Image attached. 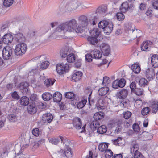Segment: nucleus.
Segmentation results:
<instances>
[{"mask_svg":"<svg viewBox=\"0 0 158 158\" xmlns=\"http://www.w3.org/2000/svg\"><path fill=\"white\" fill-rule=\"evenodd\" d=\"M77 21L74 19H72L58 25L56 29V31L64 32H71L74 31L77 33L82 32L84 27L80 26L77 27Z\"/></svg>","mask_w":158,"mask_h":158,"instance_id":"obj_1","label":"nucleus"},{"mask_svg":"<svg viewBox=\"0 0 158 158\" xmlns=\"http://www.w3.org/2000/svg\"><path fill=\"white\" fill-rule=\"evenodd\" d=\"M27 49L26 44L22 43L16 45L14 50L15 55L18 56H20L24 54Z\"/></svg>","mask_w":158,"mask_h":158,"instance_id":"obj_2","label":"nucleus"},{"mask_svg":"<svg viewBox=\"0 0 158 158\" xmlns=\"http://www.w3.org/2000/svg\"><path fill=\"white\" fill-rule=\"evenodd\" d=\"M13 51V48L10 46L5 47L2 50V56L3 59L8 60L11 58Z\"/></svg>","mask_w":158,"mask_h":158,"instance_id":"obj_3","label":"nucleus"},{"mask_svg":"<svg viewBox=\"0 0 158 158\" xmlns=\"http://www.w3.org/2000/svg\"><path fill=\"white\" fill-rule=\"evenodd\" d=\"M69 68V65L67 63H59L57 64L56 66V70L57 73L60 75L65 73L66 72H68Z\"/></svg>","mask_w":158,"mask_h":158,"instance_id":"obj_4","label":"nucleus"},{"mask_svg":"<svg viewBox=\"0 0 158 158\" xmlns=\"http://www.w3.org/2000/svg\"><path fill=\"white\" fill-rule=\"evenodd\" d=\"M126 84V81L124 78L120 80H116L112 83V87L114 89H118V87L123 88Z\"/></svg>","mask_w":158,"mask_h":158,"instance_id":"obj_5","label":"nucleus"},{"mask_svg":"<svg viewBox=\"0 0 158 158\" xmlns=\"http://www.w3.org/2000/svg\"><path fill=\"white\" fill-rule=\"evenodd\" d=\"M28 113L31 114H33L37 111V107L35 103L33 102H30L27 107Z\"/></svg>","mask_w":158,"mask_h":158,"instance_id":"obj_6","label":"nucleus"},{"mask_svg":"<svg viewBox=\"0 0 158 158\" xmlns=\"http://www.w3.org/2000/svg\"><path fill=\"white\" fill-rule=\"evenodd\" d=\"M152 45V42L150 41H145L142 43L141 46V49L142 51H148L150 50V47Z\"/></svg>","mask_w":158,"mask_h":158,"instance_id":"obj_7","label":"nucleus"},{"mask_svg":"<svg viewBox=\"0 0 158 158\" xmlns=\"http://www.w3.org/2000/svg\"><path fill=\"white\" fill-rule=\"evenodd\" d=\"M78 23L80 26L85 27L88 26V19L85 15H81L78 18Z\"/></svg>","mask_w":158,"mask_h":158,"instance_id":"obj_8","label":"nucleus"},{"mask_svg":"<svg viewBox=\"0 0 158 158\" xmlns=\"http://www.w3.org/2000/svg\"><path fill=\"white\" fill-rule=\"evenodd\" d=\"M133 8L134 7L131 4L129 5L126 2L122 4L120 10L122 12L125 13L128 10H131L133 9Z\"/></svg>","mask_w":158,"mask_h":158,"instance_id":"obj_9","label":"nucleus"},{"mask_svg":"<svg viewBox=\"0 0 158 158\" xmlns=\"http://www.w3.org/2000/svg\"><path fill=\"white\" fill-rule=\"evenodd\" d=\"M2 43L9 44H10L13 39V37L10 34L5 35L2 37Z\"/></svg>","mask_w":158,"mask_h":158,"instance_id":"obj_10","label":"nucleus"},{"mask_svg":"<svg viewBox=\"0 0 158 158\" xmlns=\"http://www.w3.org/2000/svg\"><path fill=\"white\" fill-rule=\"evenodd\" d=\"M87 40L89 43L95 47L98 46L99 40L98 37L95 36H89L87 38Z\"/></svg>","mask_w":158,"mask_h":158,"instance_id":"obj_11","label":"nucleus"},{"mask_svg":"<svg viewBox=\"0 0 158 158\" xmlns=\"http://www.w3.org/2000/svg\"><path fill=\"white\" fill-rule=\"evenodd\" d=\"M53 119V116L50 113H45L43 114L42 120L45 123H49L51 122Z\"/></svg>","mask_w":158,"mask_h":158,"instance_id":"obj_12","label":"nucleus"},{"mask_svg":"<svg viewBox=\"0 0 158 158\" xmlns=\"http://www.w3.org/2000/svg\"><path fill=\"white\" fill-rule=\"evenodd\" d=\"M59 152L60 154L61 155H64L67 157H71L72 156L71 149L68 146L66 147L64 151L63 150L61 149Z\"/></svg>","mask_w":158,"mask_h":158,"instance_id":"obj_13","label":"nucleus"},{"mask_svg":"<svg viewBox=\"0 0 158 158\" xmlns=\"http://www.w3.org/2000/svg\"><path fill=\"white\" fill-rule=\"evenodd\" d=\"M29 86V84L27 82H23L19 84V87L22 90V93L23 94H26L28 91Z\"/></svg>","mask_w":158,"mask_h":158,"instance_id":"obj_14","label":"nucleus"},{"mask_svg":"<svg viewBox=\"0 0 158 158\" xmlns=\"http://www.w3.org/2000/svg\"><path fill=\"white\" fill-rule=\"evenodd\" d=\"M73 126L77 129H80L82 126L81 121L78 118H75L73 121Z\"/></svg>","mask_w":158,"mask_h":158,"instance_id":"obj_15","label":"nucleus"},{"mask_svg":"<svg viewBox=\"0 0 158 158\" xmlns=\"http://www.w3.org/2000/svg\"><path fill=\"white\" fill-rule=\"evenodd\" d=\"M52 97L54 102H58L61 101L62 98V95L60 92H56L54 94L53 96L52 95Z\"/></svg>","mask_w":158,"mask_h":158,"instance_id":"obj_16","label":"nucleus"},{"mask_svg":"<svg viewBox=\"0 0 158 158\" xmlns=\"http://www.w3.org/2000/svg\"><path fill=\"white\" fill-rule=\"evenodd\" d=\"M82 73L81 72L78 71L75 72L72 76V80L74 81H78L82 77Z\"/></svg>","mask_w":158,"mask_h":158,"instance_id":"obj_17","label":"nucleus"},{"mask_svg":"<svg viewBox=\"0 0 158 158\" xmlns=\"http://www.w3.org/2000/svg\"><path fill=\"white\" fill-rule=\"evenodd\" d=\"M59 138H51L49 139V141L52 144L57 145L59 143L60 140L61 143H64V137L62 136H60Z\"/></svg>","mask_w":158,"mask_h":158,"instance_id":"obj_18","label":"nucleus"},{"mask_svg":"<svg viewBox=\"0 0 158 158\" xmlns=\"http://www.w3.org/2000/svg\"><path fill=\"white\" fill-rule=\"evenodd\" d=\"M113 24L111 22H110L106 25V27L103 29L104 33L109 34L112 31L113 29Z\"/></svg>","mask_w":158,"mask_h":158,"instance_id":"obj_19","label":"nucleus"},{"mask_svg":"<svg viewBox=\"0 0 158 158\" xmlns=\"http://www.w3.org/2000/svg\"><path fill=\"white\" fill-rule=\"evenodd\" d=\"M151 61L152 65L154 68L158 67V55H153L151 57Z\"/></svg>","mask_w":158,"mask_h":158,"instance_id":"obj_20","label":"nucleus"},{"mask_svg":"<svg viewBox=\"0 0 158 158\" xmlns=\"http://www.w3.org/2000/svg\"><path fill=\"white\" fill-rule=\"evenodd\" d=\"M155 74L154 69L152 68H148L146 71V77L149 79L152 78L153 76Z\"/></svg>","mask_w":158,"mask_h":158,"instance_id":"obj_21","label":"nucleus"},{"mask_svg":"<svg viewBox=\"0 0 158 158\" xmlns=\"http://www.w3.org/2000/svg\"><path fill=\"white\" fill-rule=\"evenodd\" d=\"M15 39L19 42L24 41L25 39L23 34L20 32L18 33L15 34Z\"/></svg>","mask_w":158,"mask_h":158,"instance_id":"obj_22","label":"nucleus"},{"mask_svg":"<svg viewBox=\"0 0 158 158\" xmlns=\"http://www.w3.org/2000/svg\"><path fill=\"white\" fill-rule=\"evenodd\" d=\"M88 19V27L91 25H94L97 23V18L96 16H93L89 17Z\"/></svg>","mask_w":158,"mask_h":158,"instance_id":"obj_23","label":"nucleus"},{"mask_svg":"<svg viewBox=\"0 0 158 158\" xmlns=\"http://www.w3.org/2000/svg\"><path fill=\"white\" fill-rule=\"evenodd\" d=\"M128 94V91L126 89H122L118 93V96L119 98H124L127 97Z\"/></svg>","mask_w":158,"mask_h":158,"instance_id":"obj_24","label":"nucleus"},{"mask_svg":"<svg viewBox=\"0 0 158 158\" xmlns=\"http://www.w3.org/2000/svg\"><path fill=\"white\" fill-rule=\"evenodd\" d=\"M70 53L68 48L67 47L62 48L60 52V55L63 58L66 57Z\"/></svg>","mask_w":158,"mask_h":158,"instance_id":"obj_25","label":"nucleus"},{"mask_svg":"<svg viewBox=\"0 0 158 158\" xmlns=\"http://www.w3.org/2000/svg\"><path fill=\"white\" fill-rule=\"evenodd\" d=\"M91 53L93 55V58L95 59H99L102 56V53L98 50H94L92 51Z\"/></svg>","mask_w":158,"mask_h":158,"instance_id":"obj_26","label":"nucleus"},{"mask_svg":"<svg viewBox=\"0 0 158 158\" xmlns=\"http://www.w3.org/2000/svg\"><path fill=\"white\" fill-rule=\"evenodd\" d=\"M29 98L26 96L22 97L20 100V103L22 105L25 106L28 105L29 103Z\"/></svg>","mask_w":158,"mask_h":158,"instance_id":"obj_27","label":"nucleus"},{"mask_svg":"<svg viewBox=\"0 0 158 158\" xmlns=\"http://www.w3.org/2000/svg\"><path fill=\"white\" fill-rule=\"evenodd\" d=\"M55 81L56 80L54 79L48 78L45 80L44 83L46 87H48L52 85Z\"/></svg>","mask_w":158,"mask_h":158,"instance_id":"obj_28","label":"nucleus"},{"mask_svg":"<svg viewBox=\"0 0 158 158\" xmlns=\"http://www.w3.org/2000/svg\"><path fill=\"white\" fill-rule=\"evenodd\" d=\"M109 90V89L107 87L101 88L98 91V94L100 96H102L106 94Z\"/></svg>","mask_w":158,"mask_h":158,"instance_id":"obj_29","label":"nucleus"},{"mask_svg":"<svg viewBox=\"0 0 158 158\" xmlns=\"http://www.w3.org/2000/svg\"><path fill=\"white\" fill-rule=\"evenodd\" d=\"M104 115V113L102 112H97L94 114V118L95 120H100L103 118Z\"/></svg>","mask_w":158,"mask_h":158,"instance_id":"obj_30","label":"nucleus"},{"mask_svg":"<svg viewBox=\"0 0 158 158\" xmlns=\"http://www.w3.org/2000/svg\"><path fill=\"white\" fill-rule=\"evenodd\" d=\"M108 147V144L106 143H103L99 144L98 146V148L99 151L101 152L106 151Z\"/></svg>","mask_w":158,"mask_h":158,"instance_id":"obj_31","label":"nucleus"},{"mask_svg":"<svg viewBox=\"0 0 158 158\" xmlns=\"http://www.w3.org/2000/svg\"><path fill=\"white\" fill-rule=\"evenodd\" d=\"M131 69L134 73L138 74L139 73L141 69L139 65L137 64H134L131 67Z\"/></svg>","mask_w":158,"mask_h":158,"instance_id":"obj_32","label":"nucleus"},{"mask_svg":"<svg viewBox=\"0 0 158 158\" xmlns=\"http://www.w3.org/2000/svg\"><path fill=\"white\" fill-rule=\"evenodd\" d=\"M42 97L44 100L48 101L52 98V95L48 92H45L42 94Z\"/></svg>","mask_w":158,"mask_h":158,"instance_id":"obj_33","label":"nucleus"},{"mask_svg":"<svg viewBox=\"0 0 158 158\" xmlns=\"http://www.w3.org/2000/svg\"><path fill=\"white\" fill-rule=\"evenodd\" d=\"M139 145L137 143L131 145L130 147L131 153H132L134 152H138V150L139 149Z\"/></svg>","mask_w":158,"mask_h":158,"instance_id":"obj_34","label":"nucleus"},{"mask_svg":"<svg viewBox=\"0 0 158 158\" xmlns=\"http://www.w3.org/2000/svg\"><path fill=\"white\" fill-rule=\"evenodd\" d=\"M107 131L105 126L103 125L99 127L97 129V132L100 134H103L106 133Z\"/></svg>","mask_w":158,"mask_h":158,"instance_id":"obj_35","label":"nucleus"},{"mask_svg":"<svg viewBox=\"0 0 158 158\" xmlns=\"http://www.w3.org/2000/svg\"><path fill=\"white\" fill-rule=\"evenodd\" d=\"M75 57L73 53L68 54L67 57V60L69 63H72L75 61Z\"/></svg>","mask_w":158,"mask_h":158,"instance_id":"obj_36","label":"nucleus"},{"mask_svg":"<svg viewBox=\"0 0 158 158\" xmlns=\"http://www.w3.org/2000/svg\"><path fill=\"white\" fill-rule=\"evenodd\" d=\"M109 23L106 20H103L99 23L98 27L99 28L103 29L104 27L105 28L106 27V25H108Z\"/></svg>","mask_w":158,"mask_h":158,"instance_id":"obj_37","label":"nucleus"},{"mask_svg":"<svg viewBox=\"0 0 158 158\" xmlns=\"http://www.w3.org/2000/svg\"><path fill=\"white\" fill-rule=\"evenodd\" d=\"M87 102L86 100L84 99L82 101L77 102L76 104L77 105V107L79 109H81L83 107Z\"/></svg>","mask_w":158,"mask_h":158,"instance_id":"obj_38","label":"nucleus"},{"mask_svg":"<svg viewBox=\"0 0 158 158\" xmlns=\"http://www.w3.org/2000/svg\"><path fill=\"white\" fill-rule=\"evenodd\" d=\"M107 7L105 6L100 7L97 9V12L99 14L103 15L106 11Z\"/></svg>","mask_w":158,"mask_h":158,"instance_id":"obj_39","label":"nucleus"},{"mask_svg":"<svg viewBox=\"0 0 158 158\" xmlns=\"http://www.w3.org/2000/svg\"><path fill=\"white\" fill-rule=\"evenodd\" d=\"M65 96L66 98L70 99L72 101L74 99L75 97V94L71 92H66L65 94Z\"/></svg>","mask_w":158,"mask_h":158,"instance_id":"obj_40","label":"nucleus"},{"mask_svg":"<svg viewBox=\"0 0 158 158\" xmlns=\"http://www.w3.org/2000/svg\"><path fill=\"white\" fill-rule=\"evenodd\" d=\"M133 101H135V106L136 108H140L142 106V102L140 99H135L133 98Z\"/></svg>","mask_w":158,"mask_h":158,"instance_id":"obj_41","label":"nucleus"},{"mask_svg":"<svg viewBox=\"0 0 158 158\" xmlns=\"http://www.w3.org/2000/svg\"><path fill=\"white\" fill-rule=\"evenodd\" d=\"M139 83L140 86L144 87L148 84L147 80L144 78H142L138 81Z\"/></svg>","mask_w":158,"mask_h":158,"instance_id":"obj_42","label":"nucleus"},{"mask_svg":"<svg viewBox=\"0 0 158 158\" xmlns=\"http://www.w3.org/2000/svg\"><path fill=\"white\" fill-rule=\"evenodd\" d=\"M90 33L92 36L98 37L99 35L100 31L98 28H96L91 31Z\"/></svg>","mask_w":158,"mask_h":158,"instance_id":"obj_43","label":"nucleus"},{"mask_svg":"<svg viewBox=\"0 0 158 158\" xmlns=\"http://www.w3.org/2000/svg\"><path fill=\"white\" fill-rule=\"evenodd\" d=\"M49 64V62L48 61L42 62L40 65V67L42 69H46Z\"/></svg>","mask_w":158,"mask_h":158,"instance_id":"obj_44","label":"nucleus"},{"mask_svg":"<svg viewBox=\"0 0 158 158\" xmlns=\"http://www.w3.org/2000/svg\"><path fill=\"white\" fill-rule=\"evenodd\" d=\"M133 92L138 96H140L143 94L144 90L142 88H137Z\"/></svg>","mask_w":158,"mask_h":158,"instance_id":"obj_45","label":"nucleus"},{"mask_svg":"<svg viewBox=\"0 0 158 158\" xmlns=\"http://www.w3.org/2000/svg\"><path fill=\"white\" fill-rule=\"evenodd\" d=\"M13 2V0H4L3 4L6 7H8L11 6Z\"/></svg>","mask_w":158,"mask_h":158,"instance_id":"obj_46","label":"nucleus"},{"mask_svg":"<svg viewBox=\"0 0 158 158\" xmlns=\"http://www.w3.org/2000/svg\"><path fill=\"white\" fill-rule=\"evenodd\" d=\"M7 118L9 121L12 122H15L17 120V117L14 114H10Z\"/></svg>","mask_w":158,"mask_h":158,"instance_id":"obj_47","label":"nucleus"},{"mask_svg":"<svg viewBox=\"0 0 158 158\" xmlns=\"http://www.w3.org/2000/svg\"><path fill=\"white\" fill-rule=\"evenodd\" d=\"M122 139L120 137H118L117 139L112 140V141L113 144L115 145H120L121 143Z\"/></svg>","mask_w":158,"mask_h":158,"instance_id":"obj_48","label":"nucleus"},{"mask_svg":"<svg viewBox=\"0 0 158 158\" xmlns=\"http://www.w3.org/2000/svg\"><path fill=\"white\" fill-rule=\"evenodd\" d=\"M151 107L152 109V113H155L157 112L158 110V106L156 105V102H153Z\"/></svg>","mask_w":158,"mask_h":158,"instance_id":"obj_49","label":"nucleus"},{"mask_svg":"<svg viewBox=\"0 0 158 158\" xmlns=\"http://www.w3.org/2000/svg\"><path fill=\"white\" fill-rule=\"evenodd\" d=\"M105 157L106 158H110L113 155V153L110 149H107L105 152Z\"/></svg>","mask_w":158,"mask_h":158,"instance_id":"obj_50","label":"nucleus"},{"mask_svg":"<svg viewBox=\"0 0 158 158\" xmlns=\"http://www.w3.org/2000/svg\"><path fill=\"white\" fill-rule=\"evenodd\" d=\"M150 109L148 107L143 108L141 111L142 114L143 115H147L150 112Z\"/></svg>","mask_w":158,"mask_h":158,"instance_id":"obj_51","label":"nucleus"},{"mask_svg":"<svg viewBox=\"0 0 158 158\" xmlns=\"http://www.w3.org/2000/svg\"><path fill=\"white\" fill-rule=\"evenodd\" d=\"M109 48V45L105 43H102L100 45V48L101 51L106 50Z\"/></svg>","mask_w":158,"mask_h":158,"instance_id":"obj_52","label":"nucleus"},{"mask_svg":"<svg viewBox=\"0 0 158 158\" xmlns=\"http://www.w3.org/2000/svg\"><path fill=\"white\" fill-rule=\"evenodd\" d=\"M117 19L119 21H122L124 18V15L121 13H118L116 15Z\"/></svg>","mask_w":158,"mask_h":158,"instance_id":"obj_53","label":"nucleus"},{"mask_svg":"<svg viewBox=\"0 0 158 158\" xmlns=\"http://www.w3.org/2000/svg\"><path fill=\"white\" fill-rule=\"evenodd\" d=\"M93 58L92 54H88L85 55V60L88 62H91L92 61Z\"/></svg>","mask_w":158,"mask_h":158,"instance_id":"obj_54","label":"nucleus"},{"mask_svg":"<svg viewBox=\"0 0 158 158\" xmlns=\"http://www.w3.org/2000/svg\"><path fill=\"white\" fill-rule=\"evenodd\" d=\"M12 98L18 100L19 99L20 97L16 91H14L11 94Z\"/></svg>","mask_w":158,"mask_h":158,"instance_id":"obj_55","label":"nucleus"},{"mask_svg":"<svg viewBox=\"0 0 158 158\" xmlns=\"http://www.w3.org/2000/svg\"><path fill=\"white\" fill-rule=\"evenodd\" d=\"M132 114L129 111H127L123 113L124 117L125 119H128Z\"/></svg>","mask_w":158,"mask_h":158,"instance_id":"obj_56","label":"nucleus"},{"mask_svg":"<svg viewBox=\"0 0 158 158\" xmlns=\"http://www.w3.org/2000/svg\"><path fill=\"white\" fill-rule=\"evenodd\" d=\"M143 156L139 152L134 153V158H143Z\"/></svg>","mask_w":158,"mask_h":158,"instance_id":"obj_57","label":"nucleus"},{"mask_svg":"<svg viewBox=\"0 0 158 158\" xmlns=\"http://www.w3.org/2000/svg\"><path fill=\"white\" fill-rule=\"evenodd\" d=\"M110 80L107 77H104L103 78V83L106 85L110 83Z\"/></svg>","mask_w":158,"mask_h":158,"instance_id":"obj_58","label":"nucleus"},{"mask_svg":"<svg viewBox=\"0 0 158 158\" xmlns=\"http://www.w3.org/2000/svg\"><path fill=\"white\" fill-rule=\"evenodd\" d=\"M130 87L131 90V91L133 92L136 88V83L135 82H132L130 85Z\"/></svg>","mask_w":158,"mask_h":158,"instance_id":"obj_59","label":"nucleus"},{"mask_svg":"<svg viewBox=\"0 0 158 158\" xmlns=\"http://www.w3.org/2000/svg\"><path fill=\"white\" fill-rule=\"evenodd\" d=\"M39 129L38 128H35L32 131V134L35 136H37L39 135Z\"/></svg>","mask_w":158,"mask_h":158,"instance_id":"obj_60","label":"nucleus"},{"mask_svg":"<svg viewBox=\"0 0 158 158\" xmlns=\"http://www.w3.org/2000/svg\"><path fill=\"white\" fill-rule=\"evenodd\" d=\"M144 135L145 137L144 140L145 141L151 139L152 138V135L146 133V134Z\"/></svg>","mask_w":158,"mask_h":158,"instance_id":"obj_61","label":"nucleus"},{"mask_svg":"<svg viewBox=\"0 0 158 158\" xmlns=\"http://www.w3.org/2000/svg\"><path fill=\"white\" fill-rule=\"evenodd\" d=\"M96 109L98 110H102L105 108V106L103 105H100V103L96 105Z\"/></svg>","mask_w":158,"mask_h":158,"instance_id":"obj_62","label":"nucleus"},{"mask_svg":"<svg viewBox=\"0 0 158 158\" xmlns=\"http://www.w3.org/2000/svg\"><path fill=\"white\" fill-rule=\"evenodd\" d=\"M102 51L104 56H107L109 54L110 52V48Z\"/></svg>","mask_w":158,"mask_h":158,"instance_id":"obj_63","label":"nucleus"},{"mask_svg":"<svg viewBox=\"0 0 158 158\" xmlns=\"http://www.w3.org/2000/svg\"><path fill=\"white\" fill-rule=\"evenodd\" d=\"M38 106L40 109H44L46 107V103L40 102L39 103L38 105Z\"/></svg>","mask_w":158,"mask_h":158,"instance_id":"obj_64","label":"nucleus"}]
</instances>
